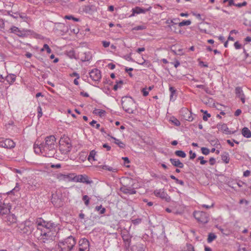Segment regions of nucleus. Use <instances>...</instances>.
Masks as SVG:
<instances>
[{
    "instance_id": "1",
    "label": "nucleus",
    "mask_w": 251,
    "mask_h": 251,
    "mask_svg": "<svg viewBox=\"0 0 251 251\" xmlns=\"http://www.w3.org/2000/svg\"><path fill=\"white\" fill-rule=\"evenodd\" d=\"M55 142L56 138L54 136L50 135L47 137L45 139V142L41 143L39 146L40 151L44 153L47 157H54L57 147Z\"/></svg>"
},
{
    "instance_id": "2",
    "label": "nucleus",
    "mask_w": 251,
    "mask_h": 251,
    "mask_svg": "<svg viewBox=\"0 0 251 251\" xmlns=\"http://www.w3.org/2000/svg\"><path fill=\"white\" fill-rule=\"evenodd\" d=\"M76 244V241L74 237L70 236L64 241H60L58 243V247L61 251H70Z\"/></svg>"
},
{
    "instance_id": "3",
    "label": "nucleus",
    "mask_w": 251,
    "mask_h": 251,
    "mask_svg": "<svg viewBox=\"0 0 251 251\" xmlns=\"http://www.w3.org/2000/svg\"><path fill=\"white\" fill-rule=\"evenodd\" d=\"M72 145L70 139L64 136L59 141V151L62 154H66L70 152L72 150Z\"/></svg>"
},
{
    "instance_id": "4",
    "label": "nucleus",
    "mask_w": 251,
    "mask_h": 251,
    "mask_svg": "<svg viewBox=\"0 0 251 251\" xmlns=\"http://www.w3.org/2000/svg\"><path fill=\"white\" fill-rule=\"evenodd\" d=\"M194 216L197 221L202 224L207 223L209 220L208 214L203 211H195Z\"/></svg>"
},
{
    "instance_id": "5",
    "label": "nucleus",
    "mask_w": 251,
    "mask_h": 251,
    "mask_svg": "<svg viewBox=\"0 0 251 251\" xmlns=\"http://www.w3.org/2000/svg\"><path fill=\"white\" fill-rule=\"evenodd\" d=\"M57 234L58 232L56 231V229L52 231H49L48 233H44V235L41 237V240L44 243L52 242L56 239Z\"/></svg>"
},
{
    "instance_id": "6",
    "label": "nucleus",
    "mask_w": 251,
    "mask_h": 251,
    "mask_svg": "<svg viewBox=\"0 0 251 251\" xmlns=\"http://www.w3.org/2000/svg\"><path fill=\"white\" fill-rule=\"evenodd\" d=\"M134 100L131 97L128 100H122L123 108L126 112L129 114L133 113L134 110L132 108L134 105Z\"/></svg>"
},
{
    "instance_id": "7",
    "label": "nucleus",
    "mask_w": 251,
    "mask_h": 251,
    "mask_svg": "<svg viewBox=\"0 0 251 251\" xmlns=\"http://www.w3.org/2000/svg\"><path fill=\"white\" fill-rule=\"evenodd\" d=\"M36 224L37 227H40L42 228H56L55 224L50 222H46L42 218L37 219Z\"/></svg>"
},
{
    "instance_id": "8",
    "label": "nucleus",
    "mask_w": 251,
    "mask_h": 251,
    "mask_svg": "<svg viewBox=\"0 0 251 251\" xmlns=\"http://www.w3.org/2000/svg\"><path fill=\"white\" fill-rule=\"evenodd\" d=\"M15 146V143L9 139H0V147H1L6 149H11L14 148Z\"/></svg>"
},
{
    "instance_id": "9",
    "label": "nucleus",
    "mask_w": 251,
    "mask_h": 251,
    "mask_svg": "<svg viewBox=\"0 0 251 251\" xmlns=\"http://www.w3.org/2000/svg\"><path fill=\"white\" fill-rule=\"evenodd\" d=\"M54 29L60 31L61 34H64L69 31V27L68 25L61 23H56L54 24Z\"/></svg>"
},
{
    "instance_id": "10",
    "label": "nucleus",
    "mask_w": 251,
    "mask_h": 251,
    "mask_svg": "<svg viewBox=\"0 0 251 251\" xmlns=\"http://www.w3.org/2000/svg\"><path fill=\"white\" fill-rule=\"evenodd\" d=\"M78 251H89V242L85 238L80 240Z\"/></svg>"
},
{
    "instance_id": "11",
    "label": "nucleus",
    "mask_w": 251,
    "mask_h": 251,
    "mask_svg": "<svg viewBox=\"0 0 251 251\" xmlns=\"http://www.w3.org/2000/svg\"><path fill=\"white\" fill-rule=\"evenodd\" d=\"M11 33H14L20 37H25L27 35V30L23 29L21 30L18 27L13 26L10 29Z\"/></svg>"
},
{
    "instance_id": "12",
    "label": "nucleus",
    "mask_w": 251,
    "mask_h": 251,
    "mask_svg": "<svg viewBox=\"0 0 251 251\" xmlns=\"http://www.w3.org/2000/svg\"><path fill=\"white\" fill-rule=\"evenodd\" d=\"M74 181L82 182L86 184H91L93 182L92 180H89L88 177L85 175L75 176L74 175Z\"/></svg>"
},
{
    "instance_id": "13",
    "label": "nucleus",
    "mask_w": 251,
    "mask_h": 251,
    "mask_svg": "<svg viewBox=\"0 0 251 251\" xmlns=\"http://www.w3.org/2000/svg\"><path fill=\"white\" fill-rule=\"evenodd\" d=\"M150 9H151V7H149V8L145 9L142 7H140L139 6H136L135 8H132L131 11L132 13L129 16V17L135 16L136 15L141 14V13H145L147 11H149Z\"/></svg>"
},
{
    "instance_id": "14",
    "label": "nucleus",
    "mask_w": 251,
    "mask_h": 251,
    "mask_svg": "<svg viewBox=\"0 0 251 251\" xmlns=\"http://www.w3.org/2000/svg\"><path fill=\"white\" fill-rule=\"evenodd\" d=\"M89 75L90 77L95 81H99L101 77L100 71L97 69L92 70L89 73Z\"/></svg>"
},
{
    "instance_id": "15",
    "label": "nucleus",
    "mask_w": 251,
    "mask_h": 251,
    "mask_svg": "<svg viewBox=\"0 0 251 251\" xmlns=\"http://www.w3.org/2000/svg\"><path fill=\"white\" fill-rule=\"evenodd\" d=\"M33 229V227L31 224H30L29 222H25L24 224V226L23 228H22L21 230L23 231L24 233L26 234H30Z\"/></svg>"
},
{
    "instance_id": "16",
    "label": "nucleus",
    "mask_w": 251,
    "mask_h": 251,
    "mask_svg": "<svg viewBox=\"0 0 251 251\" xmlns=\"http://www.w3.org/2000/svg\"><path fill=\"white\" fill-rule=\"evenodd\" d=\"M154 193L156 197L164 199L167 201H169L170 199V198L168 196L167 193L162 190H156L154 191Z\"/></svg>"
},
{
    "instance_id": "17",
    "label": "nucleus",
    "mask_w": 251,
    "mask_h": 251,
    "mask_svg": "<svg viewBox=\"0 0 251 251\" xmlns=\"http://www.w3.org/2000/svg\"><path fill=\"white\" fill-rule=\"evenodd\" d=\"M82 10L87 14H92L97 11V8L93 5H87L82 7Z\"/></svg>"
},
{
    "instance_id": "18",
    "label": "nucleus",
    "mask_w": 251,
    "mask_h": 251,
    "mask_svg": "<svg viewBox=\"0 0 251 251\" xmlns=\"http://www.w3.org/2000/svg\"><path fill=\"white\" fill-rule=\"evenodd\" d=\"M74 174H69L64 175L60 174L58 175V178L60 180H63L66 181H74Z\"/></svg>"
},
{
    "instance_id": "19",
    "label": "nucleus",
    "mask_w": 251,
    "mask_h": 251,
    "mask_svg": "<svg viewBox=\"0 0 251 251\" xmlns=\"http://www.w3.org/2000/svg\"><path fill=\"white\" fill-rule=\"evenodd\" d=\"M236 98H239L243 103L245 102V96L242 89L239 87H236Z\"/></svg>"
},
{
    "instance_id": "20",
    "label": "nucleus",
    "mask_w": 251,
    "mask_h": 251,
    "mask_svg": "<svg viewBox=\"0 0 251 251\" xmlns=\"http://www.w3.org/2000/svg\"><path fill=\"white\" fill-rule=\"evenodd\" d=\"M121 191L126 194H134L136 191L130 187H127L126 186H123L121 189Z\"/></svg>"
},
{
    "instance_id": "21",
    "label": "nucleus",
    "mask_w": 251,
    "mask_h": 251,
    "mask_svg": "<svg viewBox=\"0 0 251 251\" xmlns=\"http://www.w3.org/2000/svg\"><path fill=\"white\" fill-rule=\"evenodd\" d=\"M36 38L40 39L43 40L44 44L43 47H50L51 46V42L48 38L44 37L42 35L37 34L36 36Z\"/></svg>"
},
{
    "instance_id": "22",
    "label": "nucleus",
    "mask_w": 251,
    "mask_h": 251,
    "mask_svg": "<svg viewBox=\"0 0 251 251\" xmlns=\"http://www.w3.org/2000/svg\"><path fill=\"white\" fill-rule=\"evenodd\" d=\"M10 212L9 206L5 203H2L1 202V206H0V213L2 215L7 214Z\"/></svg>"
},
{
    "instance_id": "23",
    "label": "nucleus",
    "mask_w": 251,
    "mask_h": 251,
    "mask_svg": "<svg viewBox=\"0 0 251 251\" xmlns=\"http://www.w3.org/2000/svg\"><path fill=\"white\" fill-rule=\"evenodd\" d=\"M170 161L175 167L182 168L184 167L183 164L178 159L170 158Z\"/></svg>"
},
{
    "instance_id": "24",
    "label": "nucleus",
    "mask_w": 251,
    "mask_h": 251,
    "mask_svg": "<svg viewBox=\"0 0 251 251\" xmlns=\"http://www.w3.org/2000/svg\"><path fill=\"white\" fill-rule=\"evenodd\" d=\"M6 220L9 224L15 223L17 222V218L13 214H9L6 216Z\"/></svg>"
},
{
    "instance_id": "25",
    "label": "nucleus",
    "mask_w": 251,
    "mask_h": 251,
    "mask_svg": "<svg viewBox=\"0 0 251 251\" xmlns=\"http://www.w3.org/2000/svg\"><path fill=\"white\" fill-rule=\"evenodd\" d=\"M67 55L71 59H77L78 55L75 52L73 49H71L70 50L66 51Z\"/></svg>"
},
{
    "instance_id": "26",
    "label": "nucleus",
    "mask_w": 251,
    "mask_h": 251,
    "mask_svg": "<svg viewBox=\"0 0 251 251\" xmlns=\"http://www.w3.org/2000/svg\"><path fill=\"white\" fill-rule=\"evenodd\" d=\"M16 76L14 74H9L7 75L4 79L9 83V84H11L13 83L16 80Z\"/></svg>"
},
{
    "instance_id": "27",
    "label": "nucleus",
    "mask_w": 251,
    "mask_h": 251,
    "mask_svg": "<svg viewBox=\"0 0 251 251\" xmlns=\"http://www.w3.org/2000/svg\"><path fill=\"white\" fill-rule=\"evenodd\" d=\"M242 134L244 137L249 138L251 137V131L246 127H244L242 130Z\"/></svg>"
},
{
    "instance_id": "28",
    "label": "nucleus",
    "mask_w": 251,
    "mask_h": 251,
    "mask_svg": "<svg viewBox=\"0 0 251 251\" xmlns=\"http://www.w3.org/2000/svg\"><path fill=\"white\" fill-rule=\"evenodd\" d=\"M234 38L229 35L227 40L224 43L225 47H227L229 44L230 46L233 45L235 47V42H234Z\"/></svg>"
},
{
    "instance_id": "29",
    "label": "nucleus",
    "mask_w": 251,
    "mask_h": 251,
    "mask_svg": "<svg viewBox=\"0 0 251 251\" xmlns=\"http://www.w3.org/2000/svg\"><path fill=\"white\" fill-rule=\"evenodd\" d=\"M122 237L124 241L126 243V244H128L129 246L131 241V237L128 234L127 232H123L122 233Z\"/></svg>"
},
{
    "instance_id": "30",
    "label": "nucleus",
    "mask_w": 251,
    "mask_h": 251,
    "mask_svg": "<svg viewBox=\"0 0 251 251\" xmlns=\"http://www.w3.org/2000/svg\"><path fill=\"white\" fill-rule=\"evenodd\" d=\"M146 247L145 245L138 244L133 247V251H145Z\"/></svg>"
},
{
    "instance_id": "31",
    "label": "nucleus",
    "mask_w": 251,
    "mask_h": 251,
    "mask_svg": "<svg viewBox=\"0 0 251 251\" xmlns=\"http://www.w3.org/2000/svg\"><path fill=\"white\" fill-rule=\"evenodd\" d=\"M218 129L219 130H221L223 132H226L228 131V128L227 127V126L226 124H219L217 126Z\"/></svg>"
},
{
    "instance_id": "32",
    "label": "nucleus",
    "mask_w": 251,
    "mask_h": 251,
    "mask_svg": "<svg viewBox=\"0 0 251 251\" xmlns=\"http://www.w3.org/2000/svg\"><path fill=\"white\" fill-rule=\"evenodd\" d=\"M111 138L115 140L114 143L115 144H117L120 148L124 149L125 147V144L122 142L120 140L113 137L111 136Z\"/></svg>"
},
{
    "instance_id": "33",
    "label": "nucleus",
    "mask_w": 251,
    "mask_h": 251,
    "mask_svg": "<svg viewBox=\"0 0 251 251\" xmlns=\"http://www.w3.org/2000/svg\"><path fill=\"white\" fill-rule=\"evenodd\" d=\"M37 229L41 231V236H43L44 235V233H48L49 231H52L56 229V228H42L40 227H37Z\"/></svg>"
},
{
    "instance_id": "34",
    "label": "nucleus",
    "mask_w": 251,
    "mask_h": 251,
    "mask_svg": "<svg viewBox=\"0 0 251 251\" xmlns=\"http://www.w3.org/2000/svg\"><path fill=\"white\" fill-rule=\"evenodd\" d=\"M99 168H101L104 170H106L110 172H116L117 171L116 169L113 168L110 166H108L107 165H100L99 166Z\"/></svg>"
},
{
    "instance_id": "35",
    "label": "nucleus",
    "mask_w": 251,
    "mask_h": 251,
    "mask_svg": "<svg viewBox=\"0 0 251 251\" xmlns=\"http://www.w3.org/2000/svg\"><path fill=\"white\" fill-rule=\"evenodd\" d=\"M95 210H96V211H99V213L100 214H103L106 211L105 208L104 207H102L101 205H100V206H96Z\"/></svg>"
},
{
    "instance_id": "36",
    "label": "nucleus",
    "mask_w": 251,
    "mask_h": 251,
    "mask_svg": "<svg viewBox=\"0 0 251 251\" xmlns=\"http://www.w3.org/2000/svg\"><path fill=\"white\" fill-rule=\"evenodd\" d=\"M217 236L214 233H210L208 235L207 242L208 243L212 242L216 238Z\"/></svg>"
},
{
    "instance_id": "37",
    "label": "nucleus",
    "mask_w": 251,
    "mask_h": 251,
    "mask_svg": "<svg viewBox=\"0 0 251 251\" xmlns=\"http://www.w3.org/2000/svg\"><path fill=\"white\" fill-rule=\"evenodd\" d=\"M175 54L177 55H182L184 53L183 49H179L177 50H171Z\"/></svg>"
},
{
    "instance_id": "38",
    "label": "nucleus",
    "mask_w": 251,
    "mask_h": 251,
    "mask_svg": "<svg viewBox=\"0 0 251 251\" xmlns=\"http://www.w3.org/2000/svg\"><path fill=\"white\" fill-rule=\"evenodd\" d=\"M175 153L176 156L182 158H185L186 156V153L182 151H175Z\"/></svg>"
},
{
    "instance_id": "39",
    "label": "nucleus",
    "mask_w": 251,
    "mask_h": 251,
    "mask_svg": "<svg viewBox=\"0 0 251 251\" xmlns=\"http://www.w3.org/2000/svg\"><path fill=\"white\" fill-rule=\"evenodd\" d=\"M170 177L173 179V180H175L177 184H179L182 186H184V182L183 180H179L178 179H177V178H176L173 175H171L170 176Z\"/></svg>"
},
{
    "instance_id": "40",
    "label": "nucleus",
    "mask_w": 251,
    "mask_h": 251,
    "mask_svg": "<svg viewBox=\"0 0 251 251\" xmlns=\"http://www.w3.org/2000/svg\"><path fill=\"white\" fill-rule=\"evenodd\" d=\"M244 52L245 53L246 58H247L248 57L250 58V59L249 61H247L249 63H251V51L250 52H248L249 51V50H246L245 49V48H243Z\"/></svg>"
},
{
    "instance_id": "41",
    "label": "nucleus",
    "mask_w": 251,
    "mask_h": 251,
    "mask_svg": "<svg viewBox=\"0 0 251 251\" xmlns=\"http://www.w3.org/2000/svg\"><path fill=\"white\" fill-rule=\"evenodd\" d=\"M96 154V152L94 150L91 151L90 152L89 155L88 157V160L89 161L91 160H95V155Z\"/></svg>"
},
{
    "instance_id": "42",
    "label": "nucleus",
    "mask_w": 251,
    "mask_h": 251,
    "mask_svg": "<svg viewBox=\"0 0 251 251\" xmlns=\"http://www.w3.org/2000/svg\"><path fill=\"white\" fill-rule=\"evenodd\" d=\"M222 159L223 161L225 162L226 163L229 162V157L227 153H225L222 155Z\"/></svg>"
},
{
    "instance_id": "43",
    "label": "nucleus",
    "mask_w": 251,
    "mask_h": 251,
    "mask_svg": "<svg viewBox=\"0 0 251 251\" xmlns=\"http://www.w3.org/2000/svg\"><path fill=\"white\" fill-rule=\"evenodd\" d=\"M191 24L190 20L183 21L178 24L179 26H182L184 25H189Z\"/></svg>"
},
{
    "instance_id": "44",
    "label": "nucleus",
    "mask_w": 251,
    "mask_h": 251,
    "mask_svg": "<svg viewBox=\"0 0 251 251\" xmlns=\"http://www.w3.org/2000/svg\"><path fill=\"white\" fill-rule=\"evenodd\" d=\"M201 112H203L204 115L203 116L202 119L204 121H207L208 118L210 117L211 115L207 113L206 111H204L203 110H201Z\"/></svg>"
},
{
    "instance_id": "45",
    "label": "nucleus",
    "mask_w": 251,
    "mask_h": 251,
    "mask_svg": "<svg viewBox=\"0 0 251 251\" xmlns=\"http://www.w3.org/2000/svg\"><path fill=\"white\" fill-rule=\"evenodd\" d=\"M64 18L67 20H73L75 22L79 21V19L75 18L72 15H66L65 16Z\"/></svg>"
},
{
    "instance_id": "46",
    "label": "nucleus",
    "mask_w": 251,
    "mask_h": 251,
    "mask_svg": "<svg viewBox=\"0 0 251 251\" xmlns=\"http://www.w3.org/2000/svg\"><path fill=\"white\" fill-rule=\"evenodd\" d=\"M244 24L246 25L251 26V14L249 15L247 19H245Z\"/></svg>"
},
{
    "instance_id": "47",
    "label": "nucleus",
    "mask_w": 251,
    "mask_h": 251,
    "mask_svg": "<svg viewBox=\"0 0 251 251\" xmlns=\"http://www.w3.org/2000/svg\"><path fill=\"white\" fill-rule=\"evenodd\" d=\"M15 14L16 15H18L19 16V17L22 19L24 21H26V20L27 19V17L26 16V15L25 14V13H15Z\"/></svg>"
},
{
    "instance_id": "48",
    "label": "nucleus",
    "mask_w": 251,
    "mask_h": 251,
    "mask_svg": "<svg viewBox=\"0 0 251 251\" xmlns=\"http://www.w3.org/2000/svg\"><path fill=\"white\" fill-rule=\"evenodd\" d=\"M170 92H171V95H170V99L171 100L173 98L174 95L176 94V90L175 88L173 87H170L169 88Z\"/></svg>"
},
{
    "instance_id": "49",
    "label": "nucleus",
    "mask_w": 251,
    "mask_h": 251,
    "mask_svg": "<svg viewBox=\"0 0 251 251\" xmlns=\"http://www.w3.org/2000/svg\"><path fill=\"white\" fill-rule=\"evenodd\" d=\"M202 153L204 155H208L209 153V150L205 147H202L201 148Z\"/></svg>"
},
{
    "instance_id": "50",
    "label": "nucleus",
    "mask_w": 251,
    "mask_h": 251,
    "mask_svg": "<svg viewBox=\"0 0 251 251\" xmlns=\"http://www.w3.org/2000/svg\"><path fill=\"white\" fill-rule=\"evenodd\" d=\"M82 200L84 201L85 204L88 205L89 204V198L88 196L84 195L83 196Z\"/></svg>"
},
{
    "instance_id": "51",
    "label": "nucleus",
    "mask_w": 251,
    "mask_h": 251,
    "mask_svg": "<svg viewBox=\"0 0 251 251\" xmlns=\"http://www.w3.org/2000/svg\"><path fill=\"white\" fill-rule=\"evenodd\" d=\"M146 27L145 25H138V26H136L134 27L133 28V30H141L145 29L146 28Z\"/></svg>"
},
{
    "instance_id": "52",
    "label": "nucleus",
    "mask_w": 251,
    "mask_h": 251,
    "mask_svg": "<svg viewBox=\"0 0 251 251\" xmlns=\"http://www.w3.org/2000/svg\"><path fill=\"white\" fill-rule=\"evenodd\" d=\"M171 122L176 126H179L180 125V122L177 119L174 117H173V119L171 120Z\"/></svg>"
},
{
    "instance_id": "53",
    "label": "nucleus",
    "mask_w": 251,
    "mask_h": 251,
    "mask_svg": "<svg viewBox=\"0 0 251 251\" xmlns=\"http://www.w3.org/2000/svg\"><path fill=\"white\" fill-rule=\"evenodd\" d=\"M131 52H130L129 54H126L123 56L124 58L126 60H127L128 61H133V59L131 57Z\"/></svg>"
},
{
    "instance_id": "54",
    "label": "nucleus",
    "mask_w": 251,
    "mask_h": 251,
    "mask_svg": "<svg viewBox=\"0 0 251 251\" xmlns=\"http://www.w3.org/2000/svg\"><path fill=\"white\" fill-rule=\"evenodd\" d=\"M69 30L70 31V33H69V34H71V33L77 34L79 32V29L77 28H72L71 27H70Z\"/></svg>"
},
{
    "instance_id": "55",
    "label": "nucleus",
    "mask_w": 251,
    "mask_h": 251,
    "mask_svg": "<svg viewBox=\"0 0 251 251\" xmlns=\"http://www.w3.org/2000/svg\"><path fill=\"white\" fill-rule=\"evenodd\" d=\"M85 59H84L85 61H88L92 59V55H91V54H89V53H85Z\"/></svg>"
},
{
    "instance_id": "56",
    "label": "nucleus",
    "mask_w": 251,
    "mask_h": 251,
    "mask_svg": "<svg viewBox=\"0 0 251 251\" xmlns=\"http://www.w3.org/2000/svg\"><path fill=\"white\" fill-rule=\"evenodd\" d=\"M247 4V2L246 1H244L241 3H236V7L241 8L242 6H245Z\"/></svg>"
},
{
    "instance_id": "57",
    "label": "nucleus",
    "mask_w": 251,
    "mask_h": 251,
    "mask_svg": "<svg viewBox=\"0 0 251 251\" xmlns=\"http://www.w3.org/2000/svg\"><path fill=\"white\" fill-rule=\"evenodd\" d=\"M203 158V156H200L197 158V160H200V163L201 165H204L207 162V161L204 160Z\"/></svg>"
},
{
    "instance_id": "58",
    "label": "nucleus",
    "mask_w": 251,
    "mask_h": 251,
    "mask_svg": "<svg viewBox=\"0 0 251 251\" xmlns=\"http://www.w3.org/2000/svg\"><path fill=\"white\" fill-rule=\"evenodd\" d=\"M186 251H195L194 248L191 244H187Z\"/></svg>"
},
{
    "instance_id": "59",
    "label": "nucleus",
    "mask_w": 251,
    "mask_h": 251,
    "mask_svg": "<svg viewBox=\"0 0 251 251\" xmlns=\"http://www.w3.org/2000/svg\"><path fill=\"white\" fill-rule=\"evenodd\" d=\"M142 92L143 93V95L144 96H147L149 94V91L148 90L147 88H144L143 89H142Z\"/></svg>"
},
{
    "instance_id": "60",
    "label": "nucleus",
    "mask_w": 251,
    "mask_h": 251,
    "mask_svg": "<svg viewBox=\"0 0 251 251\" xmlns=\"http://www.w3.org/2000/svg\"><path fill=\"white\" fill-rule=\"evenodd\" d=\"M96 111H98V112H95V113L98 114L100 116H102L105 112L104 110L101 109H97Z\"/></svg>"
},
{
    "instance_id": "61",
    "label": "nucleus",
    "mask_w": 251,
    "mask_h": 251,
    "mask_svg": "<svg viewBox=\"0 0 251 251\" xmlns=\"http://www.w3.org/2000/svg\"><path fill=\"white\" fill-rule=\"evenodd\" d=\"M228 2V6L234 5V0H224V2L226 3V2Z\"/></svg>"
},
{
    "instance_id": "62",
    "label": "nucleus",
    "mask_w": 251,
    "mask_h": 251,
    "mask_svg": "<svg viewBox=\"0 0 251 251\" xmlns=\"http://www.w3.org/2000/svg\"><path fill=\"white\" fill-rule=\"evenodd\" d=\"M189 153L191 155L190 156V159H194L196 157V154L195 152H193L192 151H190Z\"/></svg>"
},
{
    "instance_id": "63",
    "label": "nucleus",
    "mask_w": 251,
    "mask_h": 251,
    "mask_svg": "<svg viewBox=\"0 0 251 251\" xmlns=\"http://www.w3.org/2000/svg\"><path fill=\"white\" fill-rule=\"evenodd\" d=\"M50 167L52 168L59 169V168H61V164H51Z\"/></svg>"
},
{
    "instance_id": "64",
    "label": "nucleus",
    "mask_w": 251,
    "mask_h": 251,
    "mask_svg": "<svg viewBox=\"0 0 251 251\" xmlns=\"http://www.w3.org/2000/svg\"><path fill=\"white\" fill-rule=\"evenodd\" d=\"M216 162L215 159L213 157H211L209 159V163L211 165H213Z\"/></svg>"
}]
</instances>
